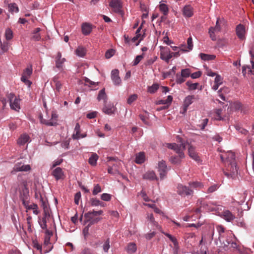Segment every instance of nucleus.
Masks as SVG:
<instances>
[{"label": "nucleus", "instance_id": "61", "mask_svg": "<svg viewBox=\"0 0 254 254\" xmlns=\"http://www.w3.org/2000/svg\"><path fill=\"white\" fill-rule=\"evenodd\" d=\"M63 161V159H58V160H55L52 163L51 168H54L55 167H56L57 166L60 165L62 163Z\"/></svg>", "mask_w": 254, "mask_h": 254}, {"label": "nucleus", "instance_id": "10", "mask_svg": "<svg viewBox=\"0 0 254 254\" xmlns=\"http://www.w3.org/2000/svg\"><path fill=\"white\" fill-rule=\"evenodd\" d=\"M56 67L60 70L64 69V63L66 61L64 58L62 57V53L58 52L55 56Z\"/></svg>", "mask_w": 254, "mask_h": 254}, {"label": "nucleus", "instance_id": "50", "mask_svg": "<svg viewBox=\"0 0 254 254\" xmlns=\"http://www.w3.org/2000/svg\"><path fill=\"white\" fill-rule=\"evenodd\" d=\"M229 91V89L228 88L224 87V88H221L218 91V93L219 94V96H220V97L221 98V99L222 100L225 101V97L224 95H223L222 94H221V92L222 91L227 92V91Z\"/></svg>", "mask_w": 254, "mask_h": 254}, {"label": "nucleus", "instance_id": "13", "mask_svg": "<svg viewBox=\"0 0 254 254\" xmlns=\"http://www.w3.org/2000/svg\"><path fill=\"white\" fill-rule=\"evenodd\" d=\"M221 30L220 25L219 24V19H217L216 23V25L214 27H211L209 29V34L210 35V37L213 41H215L216 40V37L215 35V33L218 32Z\"/></svg>", "mask_w": 254, "mask_h": 254}, {"label": "nucleus", "instance_id": "48", "mask_svg": "<svg viewBox=\"0 0 254 254\" xmlns=\"http://www.w3.org/2000/svg\"><path fill=\"white\" fill-rule=\"evenodd\" d=\"M101 191V187L99 184H96L94 186V189L92 191L93 194L95 195L97 194L98 193Z\"/></svg>", "mask_w": 254, "mask_h": 254}, {"label": "nucleus", "instance_id": "54", "mask_svg": "<svg viewBox=\"0 0 254 254\" xmlns=\"http://www.w3.org/2000/svg\"><path fill=\"white\" fill-rule=\"evenodd\" d=\"M115 54V51L113 49L108 50L105 53V57L107 59H109Z\"/></svg>", "mask_w": 254, "mask_h": 254}, {"label": "nucleus", "instance_id": "55", "mask_svg": "<svg viewBox=\"0 0 254 254\" xmlns=\"http://www.w3.org/2000/svg\"><path fill=\"white\" fill-rule=\"evenodd\" d=\"M143 58V54L142 55H138V56H136L133 61V65H136Z\"/></svg>", "mask_w": 254, "mask_h": 254}, {"label": "nucleus", "instance_id": "35", "mask_svg": "<svg viewBox=\"0 0 254 254\" xmlns=\"http://www.w3.org/2000/svg\"><path fill=\"white\" fill-rule=\"evenodd\" d=\"M41 29L40 28H36L33 31L32 37V39L35 41H38L41 39V36L39 34Z\"/></svg>", "mask_w": 254, "mask_h": 254}, {"label": "nucleus", "instance_id": "32", "mask_svg": "<svg viewBox=\"0 0 254 254\" xmlns=\"http://www.w3.org/2000/svg\"><path fill=\"white\" fill-rule=\"evenodd\" d=\"M145 161V154L144 152H140L136 155L135 162L137 164H142Z\"/></svg>", "mask_w": 254, "mask_h": 254}, {"label": "nucleus", "instance_id": "59", "mask_svg": "<svg viewBox=\"0 0 254 254\" xmlns=\"http://www.w3.org/2000/svg\"><path fill=\"white\" fill-rule=\"evenodd\" d=\"M140 34H135V36L132 38V41L133 42L139 39L138 42L136 44V46L138 45L139 42L142 40V38H140Z\"/></svg>", "mask_w": 254, "mask_h": 254}, {"label": "nucleus", "instance_id": "45", "mask_svg": "<svg viewBox=\"0 0 254 254\" xmlns=\"http://www.w3.org/2000/svg\"><path fill=\"white\" fill-rule=\"evenodd\" d=\"M137 95L135 94L130 95L127 100V104L130 105L137 99Z\"/></svg>", "mask_w": 254, "mask_h": 254}, {"label": "nucleus", "instance_id": "58", "mask_svg": "<svg viewBox=\"0 0 254 254\" xmlns=\"http://www.w3.org/2000/svg\"><path fill=\"white\" fill-rule=\"evenodd\" d=\"M110 247L109 239H107L104 244L103 245V248L105 252H107Z\"/></svg>", "mask_w": 254, "mask_h": 254}, {"label": "nucleus", "instance_id": "16", "mask_svg": "<svg viewBox=\"0 0 254 254\" xmlns=\"http://www.w3.org/2000/svg\"><path fill=\"white\" fill-rule=\"evenodd\" d=\"M115 107L114 105L111 103L107 104V102L104 103V107L102 111L106 114L112 115L115 111Z\"/></svg>", "mask_w": 254, "mask_h": 254}, {"label": "nucleus", "instance_id": "51", "mask_svg": "<svg viewBox=\"0 0 254 254\" xmlns=\"http://www.w3.org/2000/svg\"><path fill=\"white\" fill-rule=\"evenodd\" d=\"M101 198L104 201H110L111 199V195L104 193L101 195Z\"/></svg>", "mask_w": 254, "mask_h": 254}, {"label": "nucleus", "instance_id": "7", "mask_svg": "<svg viewBox=\"0 0 254 254\" xmlns=\"http://www.w3.org/2000/svg\"><path fill=\"white\" fill-rule=\"evenodd\" d=\"M32 73V66L30 65L24 70L21 77V80L29 87L31 86L32 82L28 80V78L30 77Z\"/></svg>", "mask_w": 254, "mask_h": 254}, {"label": "nucleus", "instance_id": "22", "mask_svg": "<svg viewBox=\"0 0 254 254\" xmlns=\"http://www.w3.org/2000/svg\"><path fill=\"white\" fill-rule=\"evenodd\" d=\"M189 186L190 189H192L193 190H200L203 187V185L201 182L198 181L190 182L189 183Z\"/></svg>", "mask_w": 254, "mask_h": 254}, {"label": "nucleus", "instance_id": "2", "mask_svg": "<svg viewBox=\"0 0 254 254\" xmlns=\"http://www.w3.org/2000/svg\"><path fill=\"white\" fill-rule=\"evenodd\" d=\"M220 158L227 166V170L230 172V173L224 172L225 175L228 178L232 177L237 172L235 153L231 151L224 152L220 155Z\"/></svg>", "mask_w": 254, "mask_h": 254}, {"label": "nucleus", "instance_id": "1", "mask_svg": "<svg viewBox=\"0 0 254 254\" xmlns=\"http://www.w3.org/2000/svg\"><path fill=\"white\" fill-rule=\"evenodd\" d=\"M27 183L25 180L21 182L18 185V189L20 192V199L22 201V204L27 210H32L35 215L39 213L38 205L34 203L29 202V190L27 187Z\"/></svg>", "mask_w": 254, "mask_h": 254}, {"label": "nucleus", "instance_id": "6", "mask_svg": "<svg viewBox=\"0 0 254 254\" xmlns=\"http://www.w3.org/2000/svg\"><path fill=\"white\" fill-rule=\"evenodd\" d=\"M177 189V193L182 196L192 195L193 193V190L190 189L189 186L188 187L182 184H179Z\"/></svg>", "mask_w": 254, "mask_h": 254}, {"label": "nucleus", "instance_id": "36", "mask_svg": "<svg viewBox=\"0 0 254 254\" xmlns=\"http://www.w3.org/2000/svg\"><path fill=\"white\" fill-rule=\"evenodd\" d=\"M136 246L135 244L133 243H129L128 244L126 250L128 254H133L136 251Z\"/></svg>", "mask_w": 254, "mask_h": 254}, {"label": "nucleus", "instance_id": "25", "mask_svg": "<svg viewBox=\"0 0 254 254\" xmlns=\"http://www.w3.org/2000/svg\"><path fill=\"white\" fill-rule=\"evenodd\" d=\"M222 110L221 109H215L212 113V119L215 120H223V118L221 116Z\"/></svg>", "mask_w": 254, "mask_h": 254}, {"label": "nucleus", "instance_id": "27", "mask_svg": "<svg viewBox=\"0 0 254 254\" xmlns=\"http://www.w3.org/2000/svg\"><path fill=\"white\" fill-rule=\"evenodd\" d=\"M223 217L224 219L228 222L233 220L235 218V216L228 210H226L223 212Z\"/></svg>", "mask_w": 254, "mask_h": 254}, {"label": "nucleus", "instance_id": "29", "mask_svg": "<svg viewBox=\"0 0 254 254\" xmlns=\"http://www.w3.org/2000/svg\"><path fill=\"white\" fill-rule=\"evenodd\" d=\"M48 216H49V215L45 212L44 217L42 219H39L38 220V223L41 228L43 230L46 229L47 228L46 218Z\"/></svg>", "mask_w": 254, "mask_h": 254}, {"label": "nucleus", "instance_id": "21", "mask_svg": "<svg viewBox=\"0 0 254 254\" xmlns=\"http://www.w3.org/2000/svg\"><path fill=\"white\" fill-rule=\"evenodd\" d=\"M183 13L184 16L190 17L193 14V8L190 5H186L183 8Z\"/></svg>", "mask_w": 254, "mask_h": 254}, {"label": "nucleus", "instance_id": "14", "mask_svg": "<svg viewBox=\"0 0 254 254\" xmlns=\"http://www.w3.org/2000/svg\"><path fill=\"white\" fill-rule=\"evenodd\" d=\"M236 33L238 38L240 40H244L245 39L246 28L245 27L239 24L236 27Z\"/></svg>", "mask_w": 254, "mask_h": 254}, {"label": "nucleus", "instance_id": "39", "mask_svg": "<svg viewBox=\"0 0 254 254\" xmlns=\"http://www.w3.org/2000/svg\"><path fill=\"white\" fill-rule=\"evenodd\" d=\"M173 100V97L171 95H169L167 97V98L165 100H160L158 101V104H164V105H167V106H168L169 105L171 104Z\"/></svg>", "mask_w": 254, "mask_h": 254}, {"label": "nucleus", "instance_id": "62", "mask_svg": "<svg viewBox=\"0 0 254 254\" xmlns=\"http://www.w3.org/2000/svg\"><path fill=\"white\" fill-rule=\"evenodd\" d=\"M208 122V119H203L202 121V123H201V125H200V129L202 130H203L205 128V127L207 126Z\"/></svg>", "mask_w": 254, "mask_h": 254}, {"label": "nucleus", "instance_id": "3", "mask_svg": "<svg viewBox=\"0 0 254 254\" xmlns=\"http://www.w3.org/2000/svg\"><path fill=\"white\" fill-rule=\"evenodd\" d=\"M177 140L180 142L181 144L179 145L175 143H166L164 145L166 147L174 150L178 154V156H172L170 158V161L172 163L177 164H179L181 162V159L185 157L183 150L186 148V143L183 142L182 139L177 136Z\"/></svg>", "mask_w": 254, "mask_h": 254}, {"label": "nucleus", "instance_id": "12", "mask_svg": "<svg viewBox=\"0 0 254 254\" xmlns=\"http://www.w3.org/2000/svg\"><path fill=\"white\" fill-rule=\"evenodd\" d=\"M109 5L115 12H122V4L121 0H112Z\"/></svg>", "mask_w": 254, "mask_h": 254}, {"label": "nucleus", "instance_id": "41", "mask_svg": "<svg viewBox=\"0 0 254 254\" xmlns=\"http://www.w3.org/2000/svg\"><path fill=\"white\" fill-rule=\"evenodd\" d=\"M4 36L6 40H11L13 38V32L9 28L5 30Z\"/></svg>", "mask_w": 254, "mask_h": 254}, {"label": "nucleus", "instance_id": "33", "mask_svg": "<svg viewBox=\"0 0 254 254\" xmlns=\"http://www.w3.org/2000/svg\"><path fill=\"white\" fill-rule=\"evenodd\" d=\"M97 99L98 101L103 100L104 103L107 102V96L105 93V89L101 90L98 94Z\"/></svg>", "mask_w": 254, "mask_h": 254}, {"label": "nucleus", "instance_id": "47", "mask_svg": "<svg viewBox=\"0 0 254 254\" xmlns=\"http://www.w3.org/2000/svg\"><path fill=\"white\" fill-rule=\"evenodd\" d=\"M185 81V78L182 76V75L179 73L176 74V81L178 84H181Z\"/></svg>", "mask_w": 254, "mask_h": 254}, {"label": "nucleus", "instance_id": "30", "mask_svg": "<svg viewBox=\"0 0 254 254\" xmlns=\"http://www.w3.org/2000/svg\"><path fill=\"white\" fill-rule=\"evenodd\" d=\"M75 53L77 56L83 57L86 53V50L82 46H78L75 50Z\"/></svg>", "mask_w": 254, "mask_h": 254}, {"label": "nucleus", "instance_id": "37", "mask_svg": "<svg viewBox=\"0 0 254 254\" xmlns=\"http://www.w3.org/2000/svg\"><path fill=\"white\" fill-rule=\"evenodd\" d=\"M53 81L55 84L56 89L57 91L60 92L62 87V83L59 80V76H55L53 77L52 79Z\"/></svg>", "mask_w": 254, "mask_h": 254}, {"label": "nucleus", "instance_id": "28", "mask_svg": "<svg viewBox=\"0 0 254 254\" xmlns=\"http://www.w3.org/2000/svg\"><path fill=\"white\" fill-rule=\"evenodd\" d=\"M165 1L162 0L160 2V4L159 5V10L161 11L164 15H167L169 12V8L167 5L163 3Z\"/></svg>", "mask_w": 254, "mask_h": 254}, {"label": "nucleus", "instance_id": "49", "mask_svg": "<svg viewBox=\"0 0 254 254\" xmlns=\"http://www.w3.org/2000/svg\"><path fill=\"white\" fill-rule=\"evenodd\" d=\"M232 107L236 110H239L242 108V104L239 101H236L233 103Z\"/></svg>", "mask_w": 254, "mask_h": 254}, {"label": "nucleus", "instance_id": "15", "mask_svg": "<svg viewBox=\"0 0 254 254\" xmlns=\"http://www.w3.org/2000/svg\"><path fill=\"white\" fill-rule=\"evenodd\" d=\"M40 119L41 123L45 124L47 126H53L56 125V122L54 121V119L56 120L57 118V115L55 113H52V117L50 120H46L43 119L41 115H40Z\"/></svg>", "mask_w": 254, "mask_h": 254}, {"label": "nucleus", "instance_id": "46", "mask_svg": "<svg viewBox=\"0 0 254 254\" xmlns=\"http://www.w3.org/2000/svg\"><path fill=\"white\" fill-rule=\"evenodd\" d=\"M90 203L92 206H99V205H101V201L99 199L95 198H92L90 199Z\"/></svg>", "mask_w": 254, "mask_h": 254}, {"label": "nucleus", "instance_id": "43", "mask_svg": "<svg viewBox=\"0 0 254 254\" xmlns=\"http://www.w3.org/2000/svg\"><path fill=\"white\" fill-rule=\"evenodd\" d=\"M190 70L189 68H185L181 70V74L185 78L189 77L190 76Z\"/></svg>", "mask_w": 254, "mask_h": 254}, {"label": "nucleus", "instance_id": "20", "mask_svg": "<svg viewBox=\"0 0 254 254\" xmlns=\"http://www.w3.org/2000/svg\"><path fill=\"white\" fill-rule=\"evenodd\" d=\"M143 179L145 180H148L150 181L156 180H158V178L156 176L155 172L153 171H148L146 172L143 175Z\"/></svg>", "mask_w": 254, "mask_h": 254}, {"label": "nucleus", "instance_id": "18", "mask_svg": "<svg viewBox=\"0 0 254 254\" xmlns=\"http://www.w3.org/2000/svg\"><path fill=\"white\" fill-rule=\"evenodd\" d=\"M111 78L116 85H119L121 84V79L119 76V71L118 69H114L112 71Z\"/></svg>", "mask_w": 254, "mask_h": 254}, {"label": "nucleus", "instance_id": "23", "mask_svg": "<svg viewBox=\"0 0 254 254\" xmlns=\"http://www.w3.org/2000/svg\"><path fill=\"white\" fill-rule=\"evenodd\" d=\"M81 28L82 33L84 35H89L92 31L91 25L87 23H83L81 26Z\"/></svg>", "mask_w": 254, "mask_h": 254}, {"label": "nucleus", "instance_id": "11", "mask_svg": "<svg viewBox=\"0 0 254 254\" xmlns=\"http://www.w3.org/2000/svg\"><path fill=\"white\" fill-rule=\"evenodd\" d=\"M160 58L166 62L168 63L169 60L172 58V54H171L170 49L167 47H160Z\"/></svg>", "mask_w": 254, "mask_h": 254}, {"label": "nucleus", "instance_id": "42", "mask_svg": "<svg viewBox=\"0 0 254 254\" xmlns=\"http://www.w3.org/2000/svg\"><path fill=\"white\" fill-rule=\"evenodd\" d=\"M235 128L237 131H238L242 134L246 135L248 132V130L243 128L240 125L238 124H237L235 126Z\"/></svg>", "mask_w": 254, "mask_h": 254}, {"label": "nucleus", "instance_id": "64", "mask_svg": "<svg viewBox=\"0 0 254 254\" xmlns=\"http://www.w3.org/2000/svg\"><path fill=\"white\" fill-rule=\"evenodd\" d=\"M218 188V187L216 185H213L210 187L207 190V192L211 193L215 191Z\"/></svg>", "mask_w": 254, "mask_h": 254}, {"label": "nucleus", "instance_id": "9", "mask_svg": "<svg viewBox=\"0 0 254 254\" xmlns=\"http://www.w3.org/2000/svg\"><path fill=\"white\" fill-rule=\"evenodd\" d=\"M31 170V166L29 165H25L23 163L18 162L14 165L11 173L14 174L17 172H27Z\"/></svg>", "mask_w": 254, "mask_h": 254}, {"label": "nucleus", "instance_id": "4", "mask_svg": "<svg viewBox=\"0 0 254 254\" xmlns=\"http://www.w3.org/2000/svg\"><path fill=\"white\" fill-rule=\"evenodd\" d=\"M103 211L101 210L99 211H89L84 214L85 222L89 223V225H92L98 222L101 218L98 217L103 214Z\"/></svg>", "mask_w": 254, "mask_h": 254}, {"label": "nucleus", "instance_id": "19", "mask_svg": "<svg viewBox=\"0 0 254 254\" xmlns=\"http://www.w3.org/2000/svg\"><path fill=\"white\" fill-rule=\"evenodd\" d=\"M52 175L56 180L63 179L64 178V173L60 167H57L52 172Z\"/></svg>", "mask_w": 254, "mask_h": 254}, {"label": "nucleus", "instance_id": "53", "mask_svg": "<svg viewBox=\"0 0 254 254\" xmlns=\"http://www.w3.org/2000/svg\"><path fill=\"white\" fill-rule=\"evenodd\" d=\"M140 194L141 196V197L143 198V199L146 202L149 201L150 199L149 198V197L147 196L146 192L143 190H142L140 191Z\"/></svg>", "mask_w": 254, "mask_h": 254}, {"label": "nucleus", "instance_id": "26", "mask_svg": "<svg viewBox=\"0 0 254 254\" xmlns=\"http://www.w3.org/2000/svg\"><path fill=\"white\" fill-rule=\"evenodd\" d=\"M188 152L190 156L193 159L198 161L199 160V157L198 156L197 153L195 151L194 148L192 146L190 145L189 144V148H188Z\"/></svg>", "mask_w": 254, "mask_h": 254}, {"label": "nucleus", "instance_id": "34", "mask_svg": "<svg viewBox=\"0 0 254 254\" xmlns=\"http://www.w3.org/2000/svg\"><path fill=\"white\" fill-rule=\"evenodd\" d=\"M98 159V156L95 153H92L91 156L89 158V163L93 166H95L97 164V161Z\"/></svg>", "mask_w": 254, "mask_h": 254}, {"label": "nucleus", "instance_id": "24", "mask_svg": "<svg viewBox=\"0 0 254 254\" xmlns=\"http://www.w3.org/2000/svg\"><path fill=\"white\" fill-rule=\"evenodd\" d=\"M196 99L194 95H188L184 99L183 105L186 107L188 108L191 105L193 101Z\"/></svg>", "mask_w": 254, "mask_h": 254}, {"label": "nucleus", "instance_id": "52", "mask_svg": "<svg viewBox=\"0 0 254 254\" xmlns=\"http://www.w3.org/2000/svg\"><path fill=\"white\" fill-rule=\"evenodd\" d=\"M214 83L221 85L223 83V78L219 74L216 75L215 78Z\"/></svg>", "mask_w": 254, "mask_h": 254}, {"label": "nucleus", "instance_id": "63", "mask_svg": "<svg viewBox=\"0 0 254 254\" xmlns=\"http://www.w3.org/2000/svg\"><path fill=\"white\" fill-rule=\"evenodd\" d=\"M97 115V112L96 111L92 112L87 114L86 117L87 118L91 119L95 118Z\"/></svg>", "mask_w": 254, "mask_h": 254}, {"label": "nucleus", "instance_id": "56", "mask_svg": "<svg viewBox=\"0 0 254 254\" xmlns=\"http://www.w3.org/2000/svg\"><path fill=\"white\" fill-rule=\"evenodd\" d=\"M188 48L189 51L191 50L193 48L192 39L191 37H190L187 40Z\"/></svg>", "mask_w": 254, "mask_h": 254}, {"label": "nucleus", "instance_id": "31", "mask_svg": "<svg viewBox=\"0 0 254 254\" xmlns=\"http://www.w3.org/2000/svg\"><path fill=\"white\" fill-rule=\"evenodd\" d=\"M80 129L79 123H76L74 133L72 135V138L74 139H78L80 138Z\"/></svg>", "mask_w": 254, "mask_h": 254}, {"label": "nucleus", "instance_id": "60", "mask_svg": "<svg viewBox=\"0 0 254 254\" xmlns=\"http://www.w3.org/2000/svg\"><path fill=\"white\" fill-rule=\"evenodd\" d=\"M81 198V193L80 192H77L74 195V202L76 204L78 205L79 204V199Z\"/></svg>", "mask_w": 254, "mask_h": 254}, {"label": "nucleus", "instance_id": "44", "mask_svg": "<svg viewBox=\"0 0 254 254\" xmlns=\"http://www.w3.org/2000/svg\"><path fill=\"white\" fill-rule=\"evenodd\" d=\"M159 85L158 84H153L152 86L148 87V92L150 93H155L158 89Z\"/></svg>", "mask_w": 254, "mask_h": 254}, {"label": "nucleus", "instance_id": "5", "mask_svg": "<svg viewBox=\"0 0 254 254\" xmlns=\"http://www.w3.org/2000/svg\"><path fill=\"white\" fill-rule=\"evenodd\" d=\"M7 98L9 101L10 108L16 111L20 109V100L15 95L12 93L7 95Z\"/></svg>", "mask_w": 254, "mask_h": 254}, {"label": "nucleus", "instance_id": "17", "mask_svg": "<svg viewBox=\"0 0 254 254\" xmlns=\"http://www.w3.org/2000/svg\"><path fill=\"white\" fill-rule=\"evenodd\" d=\"M30 141V138L29 135L26 133H23L17 139V143L19 146H23Z\"/></svg>", "mask_w": 254, "mask_h": 254}, {"label": "nucleus", "instance_id": "8", "mask_svg": "<svg viewBox=\"0 0 254 254\" xmlns=\"http://www.w3.org/2000/svg\"><path fill=\"white\" fill-rule=\"evenodd\" d=\"M168 170V169L165 161L161 160L158 162V171L159 173L161 180L164 179L166 177Z\"/></svg>", "mask_w": 254, "mask_h": 254}, {"label": "nucleus", "instance_id": "40", "mask_svg": "<svg viewBox=\"0 0 254 254\" xmlns=\"http://www.w3.org/2000/svg\"><path fill=\"white\" fill-rule=\"evenodd\" d=\"M9 11L12 13L18 12L19 11L17 4L15 3H10L8 4Z\"/></svg>", "mask_w": 254, "mask_h": 254}, {"label": "nucleus", "instance_id": "38", "mask_svg": "<svg viewBox=\"0 0 254 254\" xmlns=\"http://www.w3.org/2000/svg\"><path fill=\"white\" fill-rule=\"evenodd\" d=\"M200 58L203 61H211L215 59L216 56L214 55H208L201 53L199 55Z\"/></svg>", "mask_w": 254, "mask_h": 254}, {"label": "nucleus", "instance_id": "57", "mask_svg": "<svg viewBox=\"0 0 254 254\" xmlns=\"http://www.w3.org/2000/svg\"><path fill=\"white\" fill-rule=\"evenodd\" d=\"M187 86H189L190 90H195L197 88L198 85L197 83H190L189 81L186 83Z\"/></svg>", "mask_w": 254, "mask_h": 254}]
</instances>
